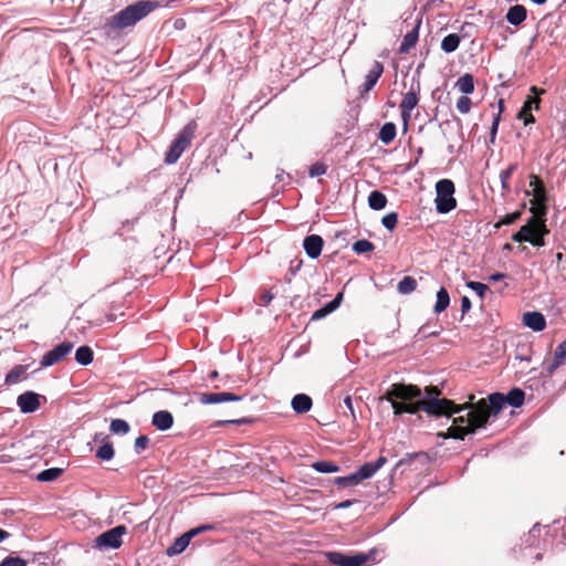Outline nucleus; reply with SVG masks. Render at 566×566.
Wrapping results in <instances>:
<instances>
[{
	"label": "nucleus",
	"instance_id": "nucleus-19",
	"mask_svg": "<svg viewBox=\"0 0 566 566\" xmlns=\"http://www.w3.org/2000/svg\"><path fill=\"white\" fill-rule=\"evenodd\" d=\"M566 360V339L563 340L555 349L552 363L546 366V370L552 375Z\"/></svg>",
	"mask_w": 566,
	"mask_h": 566
},
{
	"label": "nucleus",
	"instance_id": "nucleus-32",
	"mask_svg": "<svg viewBox=\"0 0 566 566\" xmlns=\"http://www.w3.org/2000/svg\"><path fill=\"white\" fill-rule=\"evenodd\" d=\"M497 104H499V113L493 115L492 125L490 128V143L491 144L495 143V138H496V134H497L499 125H500V120H501V113L504 109V101L503 99H500Z\"/></svg>",
	"mask_w": 566,
	"mask_h": 566
},
{
	"label": "nucleus",
	"instance_id": "nucleus-55",
	"mask_svg": "<svg viewBox=\"0 0 566 566\" xmlns=\"http://www.w3.org/2000/svg\"><path fill=\"white\" fill-rule=\"evenodd\" d=\"M505 277H506V274H505V273H502V272H495V273H493V274H491V275L489 276V281H491V282H499V281H501V280H503V279H505Z\"/></svg>",
	"mask_w": 566,
	"mask_h": 566
},
{
	"label": "nucleus",
	"instance_id": "nucleus-3",
	"mask_svg": "<svg viewBox=\"0 0 566 566\" xmlns=\"http://www.w3.org/2000/svg\"><path fill=\"white\" fill-rule=\"evenodd\" d=\"M387 462V458L380 455L376 461L367 462L363 464L357 471L347 475L338 476L334 480V483L340 488H348L357 485L364 480L371 478L381 467Z\"/></svg>",
	"mask_w": 566,
	"mask_h": 566
},
{
	"label": "nucleus",
	"instance_id": "nucleus-16",
	"mask_svg": "<svg viewBox=\"0 0 566 566\" xmlns=\"http://www.w3.org/2000/svg\"><path fill=\"white\" fill-rule=\"evenodd\" d=\"M382 71H384V66L381 63L375 62L373 64L368 74L366 75V80H365L364 84L359 87L361 95L369 92L374 87V85L377 83L379 76L381 75Z\"/></svg>",
	"mask_w": 566,
	"mask_h": 566
},
{
	"label": "nucleus",
	"instance_id": "nucleus-5",
	"mask_svg": "<svg viewBox=\"0 0 566 566\" xmlns=\"http://www.w3.org/2000/svg\"><path fill=\"white\" fill-rule=\"evenodd\" d=\"M196 123L190 122L187 124L181 132L178 134L176 139L171 143L169 149L165 156V163L168 165L177 163L182 153L190 146L192 138L195 137Z\"/></svg>",
	"mask_w": 566,
	"mask_h": 566
},
{
	"label": "nucleus",
	"instance_id": "nucleus-50",
	"mask_svg": "<svg viewBox=\"0 0 566 566\" xmlns=\"http://www.w3.org/2000/svg\"><path fill=\"white\" fill-rule=\"evenodd\" d=\"M379 138L386 144H389V123H385L379 132Z\"/></svg>",
	"mask_w": 566,
	"mask_h": 566
},
{
	"label": "nucleus",
	"instance_id": "nucleus-21",
	"mask_svg": "<svg viewBox=\"0 0 566 566\" xmlns=\"http://www.w3.org/2000/svg\"><path fill=\"white\" fill-rule=\"evenodd\" d=\"M174 423V417L169 411H157L153 416V424L161 431L168 430Z\"/></svg>",
	"mask_w": 566,
	"mask_h": 566
},
{
	"label": "nucleus",
	"instance_id": "nucleus-37",
	"mask_svg": "<svg viewBox=\"0 0 566 566\" xmlns=\"http://www.w3.org/2000/svg\"><path fill=\"white\" fill-rule=\"evenodd\" d=\"M109 429L113 433L126 434L129 431V424L123 419H114L111 422Z\"/></svg>",
	"mask_w": 566,
	"mask_h": 566
},
{
	"label": "nucleus",
	"instance_id": "nucleus-57",
	"mask_svg": "<svg viewBox=\"0 0 566 566\" xmlns=\"http://www.w3.org/2000/svg\"><path fill=\"white\" fill-rule=\"evenodd\" d=\"M344 403L345 406L348 408V410L350 411L352 416H354V409H353V400L349 396H347L345 399H344Z\"/></svg>",
	"mask_w": 566,
	"mask_h": 566
},
{
	"label": "nucleus",
	"instance_id": "nucleus-12",
	"mask_svg": "<svg viewBox=\"0 0 566 566\" xmlns=\"http://www.w3.org/2000/svg\"><path fill=\"white\" fill-rule=\"evenodd\" d=\"M323 247H324V240L318 234H310V235L305 237V239L303 241V248L305 250V253L311 259H317L322 253Z\"/></svg>",
	"mask_w": 566,
	"mask_h": 566
},
{
	"label": "nucleus",
	"instance_id": "nucleus-10",
	"mask_svg": "<svg viewBox=\"0 0 566 566\" xmlns=\"http://www.w3.org/2000/svg\"><path fill=\"white\" fill-rule=\"evenodd\" d=\"M241 396L232 392H201L199 394L198 400L202 405H214L230 401H240Z\"/></svg>",
	"mask_w": 566,
	"mask_h": 566
},
{
	"label": "nucleus",
	"instance_id": "nucleus-48",
	"mask_svg": "<svg viewBox=\"0 0 566 566\" xmlns=\"http://www.w3.org/2000/svg\"><path fill=\"white\" fill-rule=\"evenodd\" d=\"M528 186L531 189H528L527 191H535V190H538L542 187H544L541 178L534 174H532L530 176V185Z\"/></svg>",
	"mask_w": 566,
	"mask_h": 566
},
{
	"label": "nucleus",
	"instance_id": "nucleus-11",
	"mask_svg": "<svg viewBox=\"0 0 566 566\" xmlns=\"http://www.w3.org/2000/svg\"><path fill=\"white\" fill-rule=\"evenodd\" d=\"M40 398L39 394L25 391L18 397L17 403L22 412L31 413L39 409Z\"/></svg>",
	"mask_w": 566,
	"mask_h": 566
},
{
	"label": "nucleus",
	"instance_id": "nucleus-34",
	"mask_svg": "<svg viewBox=\"0 0 566 566\" xmlns=\"http://www.w3.org/2000/svg\"><path fill=\"white\" fill-rule=\"evenodd\" d=\"M62 473H63V470L60 468L46 469V470L41 471L38 474V480L42 481V482H51V481H54L57 478H60L62 475Z\"/></svg>",
	"mask_w": 566,
	"mask_h": 566
},
{
	"label": "nucleus",
	"instance_id": "nucleus-62",
	"mask_svg": "<svg viewBox=\"0 0 566 566\" xmlns=\"http://www.w3.org/2000/svg\"><path fill=\"white\" fill-rule=\"evenodd\" d=\"M381 399L389 401V389H387L386 391L382 392Z\"/></svg>",
	"mask_w": 566,
	"mask_h": 566
},
{
	"label": "nucleus",
	"instance_id": "nucleus-17",
	"mask_svg": "<svg viewBox=\"0 0 566 566\" xmlns=\"http://www.w3.org/2000/svg\"><path fill=\"white\" fill-rule=\"evenodd\" d=\"M342 301H343V293L339 292L336 294V296L331 302L325 304L323 307L316 310L312 314L311 319L318 321V319H322L325 316L329 315L331 313H333L335 310H337L339 307Z\"/></svg>",
	"mask_w": 566,
	"mask_h": 566
},
{
	"label": "nucleus",
	"instance_id": "nucleus-1",
	"mask_svg": "<svg viewBox=\"0 0 566 566\" xmlns=\"http://www.w3.org/2000/svg\"><path fill=\"white\" fill-rule=\"evenodd\" d=\"M506 406L504 394L493 392L489 395L488 401L481 399L472 402L470 408L460 407L446 398H439L436 388H427L422 397L418 386L403 382L391 384V409L395 417L403 422L413 423L420 419L419 411L429 416H452L467 410L465 415H459L452 420L448 429V437L455 440H463L465 436L473 434L478 429L485 428L491 417H496Z\"/></svg>",
	"mask_w": 566,
	"mask_h": 566
},
{
	"label": "nucleus",
	"instance_id": "nucleus-8",
	"mask_svg": "<svg viewBox=\"0 0 566 566\" xmlns=\"http://www.w3.org/2000/svg\"><path fill=\"white\" fill-rule=\"evenodd\" d=\"M329 563L336 566H364L368 560L366 554L345 555L339 552H331L327 554Z\"/></svg>",
	"mask_w": 566,
	"mask_h": 566
},
{
	"label": "nucleus",
	"instance_id": "nucleus-33",
	"mask_svg": "<svg viewBox=\"0 0 566 566\" xmlns=\"http://www.w3.org/2000/svg\"><path fill=\"white\" fill-rule=\"evenodd\" d=\"M312 468L319 473H334L339 471V467L332 461H316Z\"/></svg>",
	"mask_w": 566,
	"mask_h": 566
},
{
	"label": "nucleus",
	"instance_id": "nucleus-41",
	"mask_svg": "<svg viewBox=\"0 0 566 566\" xmlns=\"http://www.w3.org/2000/svg\"><path fill=\"white\" fill-rule=\"evenodd\" d=\"M24 373V368L22 366H15L12 370H10L6 376V381L9 384L18 382Z\"/></svg>",
	"mask_w": 566,
	"mask_h": 566
},
{
	"label": "nucleus",
	"instance_id": "nucleus-53",
	"mask_svg": "<svg viewBox=\"0 0 566 566\" xmlns=\"http://www.w3.org/2000/svg\"><path fill=\"white\" fill-rule=\"evenodd\" d=\"M472 307L471 300L468 296L461 297V312L462 314L468 313Z\"/></svg>",
	"mask_w": 566,
	"mask_h": 566
},
{
	"label": "nucleus",
	"instance_id": "nucleus-44",
	"mask_svg": "<svg viewBox=\"0 0 566 566\" xmlns=\"http://www.w3.org/2000/svg\"><path fill=\"white\" fill-rule=\"evenodd\" d=\"M472 102L468 96H461L457 102V109L461 114H468L471 109Z\"/></svg>",
	"mask_w": 566,
	"mask_h": 566
},
{
	"label": "nucleus",
	"instance_id": "nucleus-64",
	"mask_svg": "<svg viewBox=\"0 0 566 566\" xmlns=\"http://www.w3.org/2000/svg\"><path fill=\"white\" fill-rule=\"evenodd\" d=\"M390 128H391V140H392L395 138V136H396V126H395V124L391 123Z\"/></svg>",
	"mask_w": 566,
	"mask_h": 566
},
{
	"label": "nucleus",
	"instance_id": "nucleus-23",
	"mask_svg": "<svg viewBox=\"0 0 566 566\" xmlns=\"http://www.w3.org/2000/svg\"><path fill=\"white\" fill-rule=\"evenodd\" d=\"M449 305H450L449 292L444 286H441L437 291V300H436V304L433 306V312L436 314H440V313L444 312Z\"/></svg>",
	"mask_w": 566,
	"mask_h": 566
},
{
	"label": "nucleus",
	"instance_id": "nucleus-13",
	"mask_svg": "<svg viewBox=\"0 0 566 566\" xmlns=\"http://www.w3.org/2000/svg\"><path fill=\"white\" fill-rule=\"evenodd\" d=\"M523 324L534 332H542L546 327L545 316L537 311L525 312L523 314Z\"/></svg>",
	"mask_w": 566,
	"mask_h": 566
},
{
	"label": "nucleus",
	"instance_id": "nucleus-60",
	"mask_svg": "<svg viewBox=\"0 0 566 566\" xmlns=\"http://www.w3.org/2000/svg\"><path fill=\"white\" fill-rule=\"evenodd\" d=\"M9 537H10V533L4 531V530H2V528H0V542L7 539Z\"/></svg>",
	"mask_w": 566,
	"mask_h": 566
},
{
	"label": "nucleus",
	"instance_id": "nucleus-40",
	"mask_svg": "<svg viewBox=\"0 0 566 566\" xmlns=\"http://www.w3.org/2000/svg\"><path fill=\"white\" fill-rule=\"evenodd\" d=\"M530 223L534 234L545 238V235L548 233L545 222H536L535 218L531 217Z\"/></svg>",
	"mask_w": 566,
	"mask_h": 566
},
{
	"label": "nucleus",
	"instance_id": "nucleus-61",
	"mask_svg": "<svg viewBox=\"0 0 566 566\" xmlns=\"http://www.w3.org/2000/svg\"><path fill=\"white\" fill-rule=\"evenodd\" d=\"M381 223L389 229V214H386L381 218Z\"/></svg>",
	"mask_w": 566,
	"mask_h": 566
},
{
	"label": "nucleus",
	"instance_id": "nucleus-63",
	"mask_svg": "<svg viewBox=\"0 0 566 566\" xmlns=\"http://www.w3.org/2000/svg\"><path fill=\"white\" fill-rule=\"evenodd\" d=\"M530 1L533 2L534 4L542 6V4L546 3L547 0H530Z\"/></svg>",
	"mask_w": 566,
	"mask_h": 566
},
{
	"label": "nucleus",
	"instance_id": "nucleus-4",
	"mask_svg": "<svg viewBox=\"0 0 566 566\" xmlns=\"http://www.w3.org/2000/svg\"><path fill=\"white\" fill-rule=\"evenodd\" d=\"M455 187L450 179H440L436 184V210L438 213L446 214L455 209L457 200L454 198Z\"/></svg>",
	"mask_w": 566,
	"mask_h": 566
},
{
	"label": "nucleus",
	"instance_id": "nucleus-29",
	"mask_svg": "<svg viewBox=\"0 0 566 566\" xmlns=\"http://www.w3.org/2000/svg\"><path fill=\"white\" fill-rule=\"evenodd\" d=\"M533 233L530 221L512 234V240L517 243L530 242Z\"/></svg>",
	"mask_w": 566,
	"mask_h": 566
},
{
	"label": "nucleus",
	"instance_id": "nucleus-26",
	"mask_svg": "<svg viewBox=\"0 0 566 566\" xmlns=\"http://www.w3.org/2000/svg\"><path fill=\"white\" fill-rule=\"evenodd\" d=\"M94 353L90 346H81L75 352V359L80 365L86 366L93 361Z\"/></svg>",
	"mask_w": 566,
	"mask_h": 566
},
{
	"label": "nucleus",
	"instance_id": "nucleus-27",
	"mask_svg": "<svg viewBox=\"0 0 566 566\" xmlns=\"http://www.w3.org/2000/svg\"><path fill=\"white\" fill-rule=\"evenodd\" d=\"M368 205L374 210H381L387 205V197L382 192L374 190L368 197Z\"/></svg>",
	"mask_w": 566,
	"mask_h": 566
},
{
	"label": "nucleus",
	"instance_id": "nucleus-14",
	"mask_svg": "<svg viewBox=\"0 0 566 566\" xmlns=\"http://www.w3.org/2000/svg\"><path fill=\"white\" fill-rule=\"evenodd\" d=\"M527 18V10L522 4H514L510 7L505 14V20L509 24L518 27L521 25Z\"/></svg>",
	"mask_w": 566,
	"mask_h": 566
},
{
	"label": "nucleus",
	"instance_id": "nucleus-25",
	"mask_svg": "<svg viewBox=\"0 0 566 566\" xmlns=\"http://www.w3.org/2000/svg\"><path fill=\"white\" fill-rule=\"evenodd\" d=\"M461 42V36L458 33H449L441 41V50L444 53H452L457 51Z\"/></svg>",
	"mask_w": 566,
	"mask_h": 566
},
{
	"label": "nucleus",
	"instance_id": "nucleus-28",
	"mask_svg": "<svg viewBox=\"0 0 566 566\" xmlns=\"http://www.w3.org/2000/svg\"><path fill=\"white\" fill-rule=\"evenodd\" d=\"M517 169V164H511L506 169H503L500 172V181L503 193H506L511 190V185L509 182L510 178Z\"/></svg>",
	"mask_w": 566,
	"mask_h": 566
},
{
	"label": "nucleus",
	"instance_id": "nucleus-38",
	"mask_svg": "<svg viewBox=\"0 0 566 566\" xmlns=\"http://www.w3.org/2000/svg\"><path fill=\"white\" fill-rule=\"evenodd\" d=\"M465 286L468 289L474 291L478 294V296H480L481 298L484 297L486 291L489 290L486 284L481 283V282H476V281H468L465 283Z\"/></svg>",
	"mask_w": 566,
	"mask_h": 566
},
{
	"label": "nucleus",
	"instance_id": "nucleus-39",
	"mask_svg": "<svg viewBox=\"0 0 566 566\" xmlns=\"http://www.w3.org/2000/svg\"><path fill=\"white\" fill-rule=\"evenodd\" d=\"M374 249V244L368 241V240H358L356 241L354 244H353V250L357 253V254H361V253H366V252H369V251H373Z\"/></svg>",
	"mask_w": 566,
	"mask_h": 566
},
{
	"label": "nucleus",
	"instance_id": "nucleus-15",
	"mask_svg": "<svg viewBox=\"0 0 566 566\" xmlns=\"http://www.w3.org/2000/svg\"><path fill=\"white\" fill-rule=\"evenodd\" d=\"M418 102L419 97L416 92L409 91L407 94H405L400 103L401 117L403 119L405 125H407V122L410 118L411 111L417 106Z\"/></svg>",
	"mask_w": 566,
	"mask_h": 566
},
{
	"label": "nucleus",
	"instance_id": "nucleus-46",
	"mask_svg": "<svg viewBox=\"0 0 566 566\" xmlns=\"http://www.w3.org/2000/svg\"><path fill=\"white\" fill-rule=\"evenodd\" d=\"M148 443H149V439H148L147 436H139V437H137L136 440H135V443H134V448H135L136 453H140L142 451L147 449Z\"/></svg>",
	"mask_w": 566,
	"mask_h": 566
},
{
	"label": "nucleus",
	"instance_id": "nucleus-58",
	"mask_svg": "<svg viewBox=\"0 0 566 566\" xmlns=\"http://www.w3.org/2000/svg\"><path fill=\"white\" fill-rule=\"evenodd\" d=\"M352 504H353V502H352V501L346 500V501H343V502L338 503V504L335 506V509H347V507H349Z\"/></svg>",
	"mask_w": 566,
	"mask_h": 566
},
{
	"label": "nucleus",
	"instance_id": "nucleus-30",
	"mask_svg": "<svg viewBox=\"0 0 566 566\" xmlns=\"http://www.w3.org/2000/svg\"><path fill=\"white\" fill-rule=\"evenodd\" d=\"M417 287V280L412 276H403V279L398 283L397 290L402 295H408L413 292Z\"/></svg>",
	"mask_w": 566,
	"mask_h": 566
},
{
	"label": "nucleus",
	"instance_id": "nucleus-24",
	"mask_svg": "<svg viewBox=\"0 0 566 566\" xmlns=\"http://www.w3.org/2000/svg\"><path fill=\"white\" fill-rule=\"evenodd\" d=\"M454 86L463 94L468 95L474 91V77L470 73H465L458 78Z\"/></svg>",
	"mask_w": 566,
	"mask_h": 566
},
{
	"label": "nucleus",
	"instance_id": "nucleus-7",
	"mask_svg": "<svg viewBox=\"0 0 566 566\" xmlns=\"http://www.w3.org/2000/svg\"><path fill=\"white\" fill-rule=\"evenodd\" d=\"M125 533H126V527L124 525H118L114 528H111L96 537V539H95L96 546L108 547V548H118V547H120V545L123 543L122 536Z\"/></svg>",
	"mask_w": 566,
	"mask_h": 566
},
{
	"label": "nucleus",
	"instance_id": "nucleus-31",
	"mask_svg": "<svg viewBox=\"0 0 566 566\" xmlns=\"http://www.w3.org/2000/svg\"><path fill=\"white\" fill-rule=\"evenodd\" d=\"M526 196H533L532 203L537 207H543L544 212L546 211L547 193L544 187L535 191H525Z\"/></svg>",
	"mask_w": 566,
	"mask_h": 566
},
{
	"label": "nucleus",
	"instance_id": "nucleus-54",
	"mask_svg": "<svg viewBox=\"0 0 566 566\" xmlns=\"http://www.w3.org/2000/svg\"><path fill=\"white\" fill-rule=\"evenodd\" d=\"M213 528H214L213 525L207 524V525H201V526H198L196 528H192L189 532H195V536H196V535H198V534H200L202 532L210 531V530H213Z\"/></svg>",
	"mask_w": 566,
	"mask_h": 566
},
{
	"label": "nucleus",
	"instance_id": "nucleus-51",
	"mask_svg": "<svg viewBox=\"0 0 566 566\" xmlns=\"http://www.w3.org/2000/svg\"><path fill=\"white\" fill-rule=\"evenodd\" d=\"M528 243L535 248H542L545 245V239L542 235H536V234L532 233V237H531V240Z\"/></svg>",
	"mask_w": 566,
	"mask_h": 566
},
{
	"label": "nucleus",
	"instance_id": "nucleus-36",
	"mask_svg": "<svg viewBox=\"0 0 566 566\" xmlns=\"http://www.w3.org/2000/svg\"><path fill=\"white\" fill-rule=\"evenodd\" d=\"M538 107H539V101L532 96H527V98L524 101L522 108L520 109V112L517 114V117L522 118V116L525 113L532 112L533 108L537 109Z\"/></svg>",
	"mask_w": 566,
	"mask_h": 566
},
{
	"label": "nucleus",
	"instance_id": "nucleus-35",
	"mask_svg": "<svg viewBox=\"0 0 566 566\" xmlns=\"http://www.w3.org/2000/svg\"><path fill=\"white\" fill-rule=\"evenodd\" d=\"M115 454L113 443L107 441L103 446H101L96 451V458L103 461H108L113 459Z\"/></svg>",
	"mask_w": 566,
	"mask_h": 566
},
{
	"label": "nucleus",
	"instance_id": "nucleus-59",
	"mask_svg": "<svg viewBox=\"0 0 566 566\" xmlns=\"http://www.w3.org/2000/svg\"><path fill=\"white\" fill-rule=\"evenodd\" d=\"M398 222V214L391 211V231L395 229Z\"/></svg>",
	"mask_w": 566,
	"mask_h": 566
},
{
	"label": "nucleus",
	"instance_id": "nucleus-43",
	"mask_svg": "<svg viewBox=\"0 0 566 566\" xmlns=\"http://www.w3.org/2000/svg\"><path fill=\"white\" fill-rule=\"evenodd\" d=\"M0 566H28L25 559L18 556H7L1 563Z\"/></svg>",
	"mask_w": 566,
	"mask_h": 566
},
{
	"label": "nucleus",
	"instance_id": "nucleus-49",
	"mask_svg": "<svg viewBox=\"0 0 566 566\" xmlns=\"http://www.w3.org/2000/svg\"><path fill=\"white\" fill-rule=\"evenodd\" d=\"M273 298L274 294L271 291H264L260 295V304L263 306H268Z\"/></svg>",
	"mask_w": 566,
	"mask_h": 566
},
{
	"label": "nucleus",
	"instance_id": "nucleus-2",
	"mask_svg": "<svg viewBox=\"0 0 566 566\" xmlns=\"http://www.w3.org/2000/svg\"><path fill=\"white\" fill-rule=\"evenodd\" d=\"M158 7L159 2L157 0H139L112 15L105 27L111 30H123L133 27Z\"/></svg>",
	"mask_w": 566,
	"mask_h": 566
},
{
	"label": "nucleus",
	"instance_id": "nucleus-22",
	"mask_svg": "<svg viewBox=\"0 0 566 566\" xmlns=\"http://www.w3.org/2000/svg\"><path fill=\"white\" fill-rule=\"evenodd\" d=\"M504 399L506 405L513 408H520L524 403L525 392L523 389L514 387L504 395Z\"/></svg>",
	"mask_w": 566,
	"mask_h": 566
},
{
	"label": "nucleus",
	"instance_id": "nucleus-18",
	"mask_svg": "<svg viewBox=\"0 0 566 566\" xmlns=\"http://www.w3.org/2000/svg\"><path fill=\"white\" fill-rule=\"evenodd\" d=\"M192 537H195V532H187L176 538L175 542L167 548V555L174 556L182 553L188 547Z\"/></svg>",
	"mask_w": 566,
	"mask_h": 566
},
{
	"label": "nucleus",
	"instance_id": "nucleus-52",
	"mask_svg": "<svg viewBox=\"0 0 566 566\" xmlns=\"http://www.w3.org/2000/svg\"><path fill=\"white\" fill-rule=\"evenodd\" d=\"M539 524L536 523L533 525L532 530L528 532L526 542L530 543V545H533V542L535 541L538 532H539Z\"/></svg>",
	"mask_w": 566,
	"mask_h": 566
},
{
	"label": "nucleus",
	"instance_id": "nucleus-6",
	"mask_svg": "<svg viewBox=\"0 0 566 566\" xmlns=\"http://www.w3.org/2000/svg\"><path fill=\"white\" fill-rule=\"evenodd\" d=\"M402 24H406V27L410 29L407 30L406 34L403 35L402 42L398 49V52L400 54L408 53L410 49L413 48L418 42L421 20L419 18L410 20L406 19L401 22V25Z\"/></svg>",
	"mask_w": 566,
	"mask_h": 566
},
{
	"label": "nucleus",
	"instance_id": "nucleus-47",
	"mask_svg": "<svg viewBox=\"0 0 566 566\" xmlns=\"http://www.w3.org/2000/svg\"><path fill=\"white\" fill-rule=\"evenodd\" d=\"M421 453L412 452L406 453V457L401 458L398 462H396L394 470H398L409 463L412 459L420 457Z\"/></svg>",
	"mask_w": 566,
	"mask_h": 566
},
{
	"label": "nucleus",
	"instance_id": "nucleus-20",
	"mask_svg": "<svg viewBox=\"0 0 566 566\" xmlns=\"http://www.w3.org/2000/svg\"><path fill=\"white\" fill-rule=\"evenodd\" d=\"M292 408L296 413H306L311 410L312 398L305 394H297L292 398Z\"/></svg>",
	"mask_w": 566,
	"mask_h": 566
},
{
	"label": "nucleus",
	"instance_id": "nucleus-9",
	"mask_svg": "<svg viewBox=\"0 0 566 566\" xmlns=\"http://www.w3.org/2000/svg\"><path fill=\"white\" fill-rule=\"evenodd\" d=\"M73 349V343L63 342L49 350L41 359L42 367H49L62 361Z\"/></svg>",
	"mask_w": 566,
	"mask_h": 566
},
{
	"label": "nucleus",
	"instance_id": "nucleus-42",
	"mask_svg": "<svg viewBox=\"0 0 566 566\" xmlns=\"http://www.w3.org/2000/svg\"><path fill=\"white\" fill-rule=\"evenodd\" d=\"M521 217L520 211H514L511 213H506L496 224L495 227L499 228L500 226H510L515 223Z\"/></svg>",
	"mask_w": 566,
	"mask_h": 566
},
{
	"label": "nucleus",
	"instance_id": "nucleus-56",
	"mask_svg": "<svg viewBox=\"0 0 566 566\" xmlns=\"http://www.w3.org/2000/svg\"><path fill=\"white\" fill-rule=\"evenodd\" d=\"M521 119H523L525 126L535 122V117L531 114V112L525 113Z\"/></svg>",
	"mask_w": 566,
	"mask_h": 566
},
{
	"label": "nucleus",
	"instance_id": "nucleus-45",
	"mask_svg": "<svg viewBox=\"0 0 566 566\" xmlns=\"http://www.w3.org/2000/svg\"><path fill=\"white\" fill-rule=\"evenodd\" d=\"M326 171L327 166L324 163L317 161L310 167L308 174L311 177H318L326 174Z\"/></svg>",
	"mask_w": 566,
	"mask_h": 566
}]
</instances>
